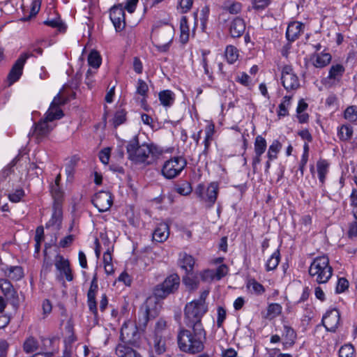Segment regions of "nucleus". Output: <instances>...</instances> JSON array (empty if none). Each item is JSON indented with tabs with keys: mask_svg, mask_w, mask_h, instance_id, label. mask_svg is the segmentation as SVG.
Wrapping results in <instances>:
<instances>
[{
	"mask_svg": "<svg viewBox=\"0 0 357 357\" xmlns=\"http://www.w3.org/2000/svg\"><path fill=\"white\" fill-rule=\"evenodd\" d=\"M128 158L135 165L147 167L153 165L162 153V151L153 144H139L135 136L126 145Z\"/></svg>",
	"mask_w": 357,
	"mask_h": 357,
	"instance_id": "f257e3e1",
	"label": "nucleus"
},
{
	"mask_svg": "<svg viewBox=\"0 0 357 357\" xmlns=\"http://www.w3.org/2000/svg\"><path fill=\"white\" fill-rule=\"evenodd\" d=\"M181 328L177 334L179 349L188 354H197L204 349L206 331L203 326Z\"/></svg>",
	"mask_w": 357,
	"mask_h": 357,
	"instance_id": "f03ea898",
	"label": "nucleus"
},
{
	"mask_svg": "<svg viewBox=\"0 0 357 357\" xmlns=\"http://www.w3.org/2000/svg\"><path fill=\"white\" fill-rule=\"evenodd\" d=\"M208 291H204L198 299L192 301L185 305L184 310V322L188 327L203 326L202 319L208 310L206 298Z\"/></svg>",
	"mask_w": 357,
	"mask_h": 357,
	"instance_id": "7ed1b4c3",
	"label": "nucleus"
},
{
	"mask_svg": "<svg viewBox=\"0 0 357 357\" xmlns=\"http://www.w3.org/2000/svg\"><path fill=\"white\" fill-rule=\"evenodd\" d=\"M309 274L319 284L327 282L333 274L328 257L323 255L316 257L310 266Z\"/></svg>",
	"mask_w": 357,
	"mask_h": 357,
	"instance_id": "20e7f679",
	"label": "nucleus"
},
{
	"mask_svg": "<svg viewBox=\"0 0 357 357\" xmlns=\"http://www.w3.org/2000/svg\"><path fill=\"white\" fill-rule=\"evenodd\" d=\"M186 165L187 161L183 157H172L164 162L161 174L167 179H173L180 175Z\"/></svg>",
	"mask_w": 357,
	"mask_h": 357,
	"instance_id": "39448f33",
	"label": "nucleus"
},
{
	"mask_svg": "<svg viewBox=\"0 0 357 357\" xmlns=\"http://www.w3.org/2000/svg\"><path fill=\"white\" fill-rule=\"evenodd\" d=\"M174 27L169 24H165L153 31L155 38V46L160 51L166 52L169 49L174 38Z\"/></svg>",
	"mask_w": 357,
	"mask_h": 357,
	"instance_id": "423d86ee",
	"label": "nucleus"
},
{
	"mask_svg": "<svg viewBox=\"0 0 357 357\" xmlns=\"http://www.w3.org/2000/svg\"><path fill=\"white\" fill-rule=\"evenodd\" d=\"M180 284V278L177 274L167 277L162 283L155 286L153 294L158 298H165L170 294L174 293Z\"/></svg>",
	"mask_w": 357,
	"mask_h": 357,
	"instance_id": "0eeeda50",
	"label": "nucleus"
},
{
	"mask_svg": "<svg viewBox=\"0 0 357 357\" xmlns=\"http://www.w3.org/2000/svg\"><path fill=\"white\" fill-rule=\"evenodd\" d=\"M54 119H48L47 113L43 119L35 123L29 133V136L33 137L38 143L45 139L52 130L54 126L51 123Z\"/></svg>",
	"mask_w": 357,
	"mask_h": 357,
	"instance_id": "6e6552de",
	"label": "nucleus"
},
{
	"mask_svg": "<svg viewBox=\"0 0 357 357\" xmlns=\"http://www.w3.org/2000/svg\"><path fill=\"white\" fill-rule=\"evenodd\" d=\"M195 194L211 208L215 202L218 194V185L211 183L205 188L204 185L199 184L195 191Z\"/></svg>",
	"mask_w": 357,
	"mask_h": 357,
	"instance_id": "1a4fd4ad",
	"label": "nucleus"
},
{
	"mask_svg": "<svg viewBox=\"0 0 357 357\" xmlns=\"http://www.w3.org/2000/svg\"><path fill=\"white\" fill-rule=\"evenodd\" d=\"M345 71L344 67L340 63L331 66L328 75L322 81L323 84L328 87H332L339 84Z\"/></svg>",
	"mask_w": 357,
	"mask_h": 357,
	"instance_id": "9d476101",
	"label": "nucleus"
},
{
	"mask_svg": "<svg viewBox=\"0 0 357 357\" xmlns=\"http://www.w3.org/2000/svg\"><path fill=\"white\" fill-rule=\"evenodd\" d=\"M281 79L287 91L296 90L300 86L298 77L289 66H285L282 68Z\"/></svg>",
	"mask_w": 357,
	"mask_h": 357,
	"instance_id": "9b49d317",
	"label": "nucleus"
},
{
	"mask_svg": "<svg viewBox=\"0 0 357 357\" xmlns=\"http://www.w3.org/2000/svg\"><path fill=\"white\" fill-rule=\"evenodd\" d=\"M92 202L100 212H105L112 206V197L109 192L100 191L94 195Z\"/></svg>",
	"mask_w": 357,
	"mask_h": 357,
	"instance_id": "f8f14e48",
	"label": "nucleus"
},
{
	"mask_svg": "<svg viewBox=\"0 0 357 357\" xmlns=\"http://www.w3.org/2000/svg\"><path fill=\"white\" fill-rule=\"evenodd\" d=\"M322 323L328 331L335 332L340 323V314L334 308L327 311L323 317Z\"/></svg>",
	"mask_w": 357,
	"mask_h": 357,
	"instance_id": "ddd939ff",
	"label": "nucleus"
},
{
	"mask_svg": "<svg viewBox=\"0 0 357 357\" xmlns=\"http://www.w3.org/2000/svg\"><path fill=\"white\" fill-rule=\"evenodd\" d=\"M54 266L56 270L59 272V276L61 278L65 277L66 279L69 282L73 280L72 270L70 267V262L62 255H56L55 256Z\"/></svg>",
	"mask_w": 357,
	"mask_h": 357,
	"instance_id": "4468645a",
	"label": "nucleus"
},
{
	"mask_svg": "<svg viewBox=\"0 0 357 357\" xmlns=\"http://www.w3.org/2000/svg\"><path fill=\"white\" fill-rule=\"evenodd\" d=\"M67 102V98L63 97L60 93L53 99L47 113L48 119H59L63 116V111L60 109V106L64 105Z\"/></svg>",
	"mask_w": 357,
	"mask_h": 357,
	"instance_id": "2eb2a0df",
	"label": "nucleus"
},
{
	"mask_svg": "<svg viewBox=\"0 0 357 357\" xmlns=\"http://www.w3.org/2000/svg\"><path fill=\"white\" fill-rule=\"evenodd\" d=\"M29 56L30 54L28 52H25L15 61L8 75L10 84H13L20 79L22 74L24 65L26 59L29 58Z\"/></svg>",
	"mask_w": 357,
	"mask_h": 357,
	"instance_id": "dca6fc26",
	"label": "nucleus"
},
{
	"mask_svg": "<svg viewBox=\"0 0 357 357\" xmlns=\"http://www.w3.org/2000/svg\"><path fill=\"white\" fill-rule=\"evenodd\" d=\"M109 17L117 31L124 29L126 26L125 12L122 7L114 6L111 8Z\"/></svg>",
	"mask_w": 357,
	"mask_h": 357,
	"instance_id": "f3484780",
	"label": "nucleus"
},
{
	"mask_svg": "<svg viewBox=\"0 0 357 357\" xmlns=\"http://www.w3.org/2000/svg\"><path fill=\"white\" fill-rule=\"evenodd\" d=\"M62 216L63 213L61 203H54L53 213L51 219L46 224V228L52 227L55 230H59L61 225Z\"/></svg>",
	"mask_w": 357,
	"mask_h": 357,
	"instance_id": "a211bd4d",
	"label": "nucleus"
},
{
	"mask_svg": "<svg viewBox=\"0 0 357 357\" xmlns=\"http://www.w3.org/2000/svg\"><path fill=\"white\" fill-rule=\"evenodd\" d=\"M245 22L243 19L236 17L233 19L229 26V32L232 38L241 37L245 30Z\"/></svg>",
	"mask_w": 357,
	"mask_h": 357,
	"instance_id": "6ab92c4d",
	"label": "nucleus"
},
{
	"mask_svg": "<svg viewBox=\"0 0 357 357\" xmlns=\"http://www.w3.org/2000/svg\"><path fill=\"white\" fill-rule=\"evenodd\" d=\"M332 56L329 53L320 52L311 55L310 62L316 67L322 68L330 63Z\"/></svg>",
	"mask_w": 357,
	"mask_h": 357,
	"instance_id": "aec40b11",
	"label": "nucleus"
},
{
	"mask_svg": "<svg viewBox=\"0 0 357 357\" xmlns=\"http://www.w3.org/2000/svg\"><path fill=\"white\" fill-rule=\"evenodd\" d=\"M0 289L8 300L11 301L13 303L17 301V292L8 280H0Z\"/></svg>",
	"mask_w": 357,
	"mask_h": 357,
	"instance_id": "412c9836",
	"label": "nucleus"
},
{
	"mask_svg": "<svg viewBox=\"0 0 357 357\" xmlns=\"http://www.w3.org/2000/svg\"><path fill=\"white\" fill-rule=\"evenodd\" d=\"M304 24L299 22H293L288 25L286 36L288 40H296L303 32Z\"/></svg>",
	"mask_w": 357,
	"mask_h": 357,
	"instance_id": "4be33fe9",
	"label": "nucleus"
},
{
	"mask_svg": "<svg viewBox=\"0 0 357 357\" xmlns=\"http://www.w3.org/2000/svg\"><path fill=\"white\" fill-rule=\"evenodd\" d=\"M169 229L167 224H159L152 234L153 240L158 243L165 241L169 235Z\"/></svg>",
	"mask_w": 357,
	"mask_h": 357,
	"instance_id": "5701e85b",
	"label": "nucleus"
},
{
	"mask_svg": "<svg viewBox=\"0 0 357 357\" xmlns=\"http://www.w3.org/2000/svg\"><path fill=\"white\" fill-rule=\"evenodd\" d=\"M170 336L171 333L167 326V322L162 319H160L155 324L153 337L170 338Z\"/></svg>",
	"mask_w": 357,
	"mask_h": 357,
	"instance_id": "b1692460",
	"label": "nucleus"
},
{
	"mask_svg": "<svg viewBox=\"0 0 357 357\" xmlns=\"http://www.w3.org/2000/svg\"><path fill=\"white\" fill-rule=\"evenodd\" d=\"M137 333V327L135 324L130 321L125 322L121 329V339L123 341H129Z\"/></svg>",
	"mask_w": 357,
	"mask_h": 357,
	"instance_id": "393cba45",
	"label": "nucleus"
},
{
	"mask_svg": "<svg viewBox=\"0 0 357 357\" xmlns=\"http://www.w3.org/2000/svg\"><path fill=\"white\" fill-rule=\"evenodd\" d=\"M140 313L142 317L139 318V324L144 328L146 326L149 320L156 316V312L150 308L149 301H146V303L141 307Z\"/></svg>",
	"mask_w": 357,
	"mask_h": 357,
	"instance_id": "a878e982",
	"label": "nucleus"
},
{
	"mask_svg": "<svg viewBox=\"0 0 357 357\" xmlns=\"http://www.w3.org/2000/svg\"><path fill=\"white\" fill-rule=\"evenodd\" d=\"M116 354L118 357H141L132 348L121 344L116 347Z\"/></svg>",
	"mask_w": 357,
	"mask_h": 357,
	"instance_id": "bb28decb",
	"label": "nucleus"
},
{
	"mask_svg": "<svg viewBox=\"0 0 357 357\" xmlns=\"http://www.w3.org/2000/svg\"><path fill=\"white\" fill-rule=\"evenodd\" d=\"M159 100L164 107H170L175 100L174 93L170 90H164L159 93Z\"/></svg>",
	"mask_w": 357,
	"mask_h": 357,
	"instance_id": "cd10ccee",
	"label": "nucleus"
},
{
	"mask_svg": "<svg viewBox=\"0 0 357 357\" xmlns=\"http://www.w3.org/2000/svg\"><path fill=\"white\" fill-rule=\"evenodd\" d=\"M195 259L186 253L181 255L180 257V265L181 267L184 269L187 273H190L193 270L195 265Z\"/></svg>",
	"mask_w": 357,
	"mask_h": 357,
	"instance_id": "c85d7f7f",
	"label": "nucleus"
},
{
	"mask_svg": "<svg viewBox=\"0 0 357 357\" xmlns=\"http://www.w3.org/2000/svg\"><path fill=\"white\" fill-rule=\"evenodd\" d=\"M180 40L182 43L185 44L189 40L190 29L188 24L186 17H182L180 21Z\"/></svg>",
	"mask_w": 357,
	"mask_h": 357,
	"instance_id": "c756f323",
	"label": "nucleus"
},
{
	"mask_svg": "<svg viewBox=\"0 0 357 357\" xmlns=\"http://www.w3.org/2000/svg\"><path fill=\"white\" fill-rule=\"evenodd\" d=\"M296 337L295 331L289 326H284L282 338L285 347H291L294 344Z\"/></svg>",
	"mask_w": 357,
	"mask_h": 357,
	"instance_id": "7c9ffc66",
	"label": "nucleus"
},
{
	"mask_svg": "<svg viewBox=\"0 0 357 357\" xmlns=\"http://www.w3.org/2000/svg\"><path fill=\"white\" fill-rule=\"evenodd\" d=\"M317 167L319 181L324 183L328 172L329 163L325 160H320L317 163Z\"/></svg>",
	"mask_w": 357,
	"mask_h": 357,
	"instance_id": "2f4dec72",
	"label": "nucleus"
},
{
	"mask_svg": "<svg viewBox=\"0 0 357 357\" xmlns=\"http://www.w3.org/2000/svg\"><path fill=\"white\" fill-rule=\"evenodd\" d=\"M225 55L228 63H234L238 59L239 53L235 46L228 45L226 47Z\"/></svg>",
	"mask_w": 357,
	"mask_h": 357,
	"instance_id": "473e14b6",
	"label": "nucleus"
},
{
	"mask_svg": "<svg viewBox=\"0 0 357 357\" xmlns=\"http://www.w3.org/2000/svg\"><path fill=\"white\" fill-rule=\"evenodd\" d=\"M266 141L264 137L261 135H257L255 137L254 143L255 153L257 155H262L266 149Z\"/></svg>",
	"mask_w": 357,
	"mask_h": 357,
	"instance_id": "72a5a7b5",
	"label": "nucleus"
},
{
	"mask_svg": "<svg viewBox=\"0 0 357 357\" xmlns=\"http://www.w3.org/2000/svg\"><path fill=\"white\" fill-rule=\"evenodd\" d=\"M282 149V144L278 140H274L272 144L269 146L267 157L269 160H273L277 158L278 153Z\"/></svg>",
	"mask_w": 357,
	"mask_h": 357,
	"instance_id": "f704fd0d",
	"label": "nucleus"
},
{
	"mask_svg": "<svg viewBox=\"0 0 357 357\" xmlns=\"http://www.w3.org/2000/svg\"><path fill=\"white\" fill-rule=\"evenodd\" d=\"M280 260V254L278 250H275L267 260L266 268L267 271H273L277 268Z\"/></svg>",
	"mask_w": 357,
	"mask_h": 357,
	"instance_id": "c9c22d12",
	"label": "nucleus"
},
{
	"mask_svg": "<svg viewBox=\"0 0 357 357\" xmlns=\"http://www.w3.org/2000/svg\"><path fill=\"white\" fill-rule=\"evenodd\" d=\"M337 135L341 140L347 141L353 135V128L349 125H342L338 129Z\"/></svg>",
	"mask_w": 357,
	"mask_h": 357,
	"instance_id": "e433bc0d",
	"label": "nucleus"
},
{
	"mask_svg": "<svg viewBox=\"0 0 357 357\" xmlns=\"http://www.w3.org/2000/svg\"><path fill=\"white\" fill-rule=\"evenodd\" d=\"M38 348V341L33 337H29L26 339L23 344L24 351L27 353H33Z\"/></svg>",
	"mask_w": 357,
	"mask_h": 357,
	"instance_id": "4c0bfd02",
	"label": "nucleus"
},
{
	"mask_svg": "<svg viewBox=\"0 0 357 357\" xmlns=\"http://www.w3.org/2000/svg\"><path fill=\"white\" fill-rule=\"evenodd\" d=\"M223 9L230 14L236 15L238 14L242 10V5L241 3L237 1H227L225 3Z\"/></svg>",
	"mask_w": 357,
	"mask_h": 357,
	"instance_id": "58836bf2",
	"label": "nucleus"
},
{
	"mask_svg": "<svg viewBox=\"0 0 357 357\" xmlns=\"http://www.w3.org/2000/svg\"><path fill=\"white\" fill-rule=\"evenodd\" d=\"M247 287L251 292L257 295L262 294L265 291L264 286L255 279L250 280Z\"/></svg>",
	"mask_w": 357,
	"mask_h": 357,
	"instance_id": "ea45409f",
	"label": "nucleus"
},
{
	"mask_svg": "<svg viewBox=\"0 0 357 357\" xmlns=\"http://www.w3.org/2000/svg\"><path fill=\"white\" fill-rule=\"evenodd\" d=\"M88 63L90 66L96 69L99 68L101 64V57L97 51L93 50L90 52L88 56Z\"/></svg>",
	"mask_w": 357,
	"mask_h": 357,
	"instance_id": "a19ab883",
	"label": "nucleus"
},
{
	"mask_svg": "<svg viewBox=\"0 0 357 357\" xmlns=\"http://www.w3.org/2000/svg\"><path fill=\"white\" fill-rule=\"evenodd\" d=\"M8 271V276L12 280H19L24 276L23 269L20 266H10Z\"/></svg>",
	"mask_w": 357,
	"mask_h": 357,
	"instance_id": "79ce46f5",
	"label": "nucleus"
},
{
	"mask_svg": "<svg viewBox=\"0 0 357 357\" xmlns=\"http://www.w3.org/2000/svg\"><path fill=\"white\" fill-rule=\"evenodd\" d=\"M282 312V307L278 303H271L268 305L266 317L269 319L278 317Z\"/></svg>",
	"mask_w": 357,
	"mask_h": 357,
	"instance_id": "37998d69",
	"label": "nucleus"
},
{
	"mask_svg": "<svg viewBox=\"0 0 357 357\" xmlns=\"http://www.w3.org/2000/svg\"><path fill=\"white\" fill-rule=\"evenodd\" d=\"M291 96H286L283 98V101L279 105V116H285L288 115V108L291 104Z\"/></svg>",
	"mask_w": 357,
	"mask_h": 357,
	"instance_id": "c03bdc74",
	"label": "nucleus"
},
{
	"mask_svg": "<svg viewBox=\"0 0 357 357\" xmlns=\"http://www.w3.org/2000/svg\"><path fill=\"white\" fill-rule=\"evenodd\" d=\"M50 192L54 200V202H60L61 204V199L63 197V191L61 189L60 185L51 184Z\"/></svg>",
	"mask_w": 357,
	"mask_h": 357,
	"instance_id": "a18cd8bd",
	"label": "nucleus"
},
{
	"mask_svg": "<svg viewBox=\"0 0 357 357\" xmlns=\"http://www.w3.org/2000/svg\"><path fill=\"white\" fill-rule=\"evenodd\" d=\"M355 349L352 344H347L339 349V357H354Z\"/></svg>",
	"mask_w": 357,
	"mask_h": 357,
	"instance_id": "49530a36",
	"label": "nucleus"
},
{
	"mask_svg": "<svg viewBox=\"0 0 357 357\" xmlns=\"http://www.w3.org/2000/svg\"><path fill=\"white\" fill-rule=\"evenodd\" d=\"M168 338L153 337L154 349L158 354H163L166 351V340Z\"/></svg>",
	"mask_w": 357,
	"mask_h": 357,
	"instance_id": "de8ad7c7",
	"label": "nucleus"
},
{
	"mask_svg": "<svg viewBox=\"0 0 357 357\" xmlns=\"http://www.w3.org/2000/svg\"><path fill=\"white\" fill-rule=\"evenodd\" d=\"M344 118L351 122L357 121V107L352 105L348 107L344 112Z\"/></svg>",
	"mask_w": 357,
	"mask_h": 357,
	"instance_id": "09e8293b",
	"label": "nucleus"
},
{
	"mask_svg": "<svg viewBox=\"0 0 357 357\" xmlns=\"http://www.w3.org/2000/svg\"><path fill=\"white\" fill-rule=\"evenodd\" d=\"M126 121V112L121 109L116 112L112 119V123L114 127H117Z\"/></svg>",
	"mask_w": 357,
	"mask_h": 357,
	"instance_id": "8fccbe9b",
	"label": "nucleus"
},
{
	"mask_svg": "<svg viewBox=\"0 0 357 357\" xmlns=\"http://www.w3.org/2000/svg\"><path fill=\"white\" fill-rule=\"evenodd\" d=\"M175 191L181 195L186 196L191 193L192 187L189 183H184L180 185L176 186Z\"/></svg>",
	"mask_w": 357,
	"mask_h": 357,
	"instance_id": "3c124183",
	"label": "nucleus"
},
{
	"mask_svg": "<svg viewBox=\"0 0 357 357\" xmlns=\"http://www.w3.org/2000/svg\"><path fill=\"white\" fill-rule=\"evenodd\" d=\"M16 162L17 158H15L7 167H6L2 170L0 175L1 179L5 180L13 172V167L15 165Z\"/></svg>",
	"mask_w": 357,
	"mask_h": 357,
	"instance_id": "603ef678",
	"label": "nucleus"
},
{
	"mask_svg": "<svg viewBox=\"0 0 357 357\" xmlns=\"http://www.w3.org/2000/svg\"><path fill=\"white\" fill-rule=\"evenodd\" d=\"M270 0H252V8L255 10H264L270 4Z\"/></svg>",
	"mask_w": 357,
	"mask_h": 357,
	"instance_id": "864d4df0",
	"label": "nucleus"
},
{
	"mask_svg": "<svg viewBox=\"0 0 357 357\" xmlns=\"http://www.w3.org/2000/svg\"><path fill=\"white\" fill-rule=\"evenodd\" d=\"M24 192L22 188L15 190V191L8 195L9 199L12 202H18L24 197Z\"/></svg>",
	"mask_w": 357,
	"mask_h": 357,
	"instance_id": "5fc2aeb1",
	"label": "nucleus"
},
{
	"mask_svg": "<svg viewBox=\"0 0 357 357\" xmlns=\"http://www.w3.org/2000/svg\"><path fill=\"white\" fill-rule=\"evenodd\" d=\"M183 282L185 284V286L191 290L197 289L199 284L198 281L196 279L191 278L190 276L184 277L183 279Z\"/></svg>",
	"mask_w": 357,
	"mask_h": 357,
	"instance_id": "6e6d98bb",
	"label": "nucleus"
},
{
	"mask_svg": "<svg viewBox=\"0 0 357 357\" xmlns=\"http://www.w3.org/2000/svg\"><path fill=\"white\" fill-rule=\"evenodd\" d=\"M149 87L147 84L142 79L137 81V93L142 96H145L148 91Z\"/></svg>",
	"mask_w": 357,
	"mask_h": 357,
	"instance_id": "4d7b16f0",
	"label": "nucleus"
},
{
	"mask_svg": "<svg viewBox=\"0 0 357 357\" xmlns=\"http://www.w3.org/2000/svg\"><path fill=\"white\" fill-rule=\"evenodd\" d=\"M40 8V0H33L31 3V10L30 12V15L28 17H25L23 19V20H27L31 17L36 16V14L39 12Z\"/></svg>",
	"mask_w": 357,
	"mask_h": 357,
	"instance_id": "13d9d810",
	"label": "nucleus"
},
{
	"mask_svg": "<svg viewBox=\"0 0 357 357\" xmlns=\"http://www.w3.org/2000/svg\"><path fill=\"white\" fill-rule=\"evenodd\" d=\"M228 272V268L226 265L222 264L218 267L215 271V280H220L221 278L225 277Z\"/></svg>",
	"mask_w": 357,
	"mask_h": 357,
	"instance_id": "bf43d9fd",
	"label": "nucleus"
},
{
	"mask_svg": "<svg viewBox=\"0 0 357 357\" xmlns=\"http://www.w3.org/2000/svg\"><path fill=\"white\" fill-rule=\"evenodd\" d=\"M349 287V282L347 279L344 278H341L338 280L337 287H336V291L337 293H342L344 292L347 288Z\"/></svg>",
	"mask_w": 357,
	"mask_h": 357,
	"instance_id": "052dcab7",
	"label": "nucleus"
},
{
	"mask_svg": "<svg viewBox=\"0 0 357 357\" xmlns=\"http://www.w3.org/2000/svg\"><path fill=\"white\" fill-rule=\"evenodd\" d=\"M110 151V148H105L103 150L100 151L99 153V158L100 161L105 165H107L109 162Z\"/></svg>",
	"mask_w": 357,
	"mask_h": 357,
	"instance_id": "680f3d73",
	"label": "nucleus"
},
{
	"mask_svg": "<svg viewBox=\"0 0 357 357\" xmlns=\"http://www.w3.org/2000/svg\"><path fill=\"white\" fill-rule=\"evenodd\" d=\"M226 318V311L222 307H218V318H217V326L218 328H221L222 326V323Z\"/></svg>",
	"mask_w": 357,
	"mask_h": 357,
	"instance_id": "e2e57ef3",
	"label": "nucleus"
},
{
	"mask_svg": "<svg viewBox=\"0 0 357 357\" xmlns=\"http://www.w3.org/2000/svg\"><path fill=\"white\" fill-rule=\"evenodd\" d=\"M87 303L90 311L95 315L97 314V304L96 301V296H87Z\"/></svg>",
	"mask_w": 357,
	"mask_h": 357,
	"instance_id": "0e129e2a",
	"label": "nucleus"
},
{
	"mask_svg": "<svg viewBox=\"0 0 357 357\" xmlns=\"http://www.w3.org/2000/svg\"><path fill=\"white\" fill-rule=\"evenodd\" d=\"M74 239H75V236L73 234L66 236V237H64L59 241V246L63 248H67L72 244Z\"/></svg>",
	"mask_w": 357,
	"mask_h": 357,
	"instance_id": "69168bd1",
	"label": "nucleus"
},
{
	"mask_svg": "<svg viewBox=\"0 0 357 357\" xmlns=\"http://www.w3.org/2000/svg\"><path fill=\"white\" fill-rule=\"evenodd\" d=\"M201 278L204 281L212 280L215 279V271L213 270H205L200 274Z\"/></svg>",
	"mask_w": 357,
	"mask_h": 357,
	"instance_id": "338daca9",
	"label": "nucleus"
},
{
	"mask_svg": "<svg viewBox=\"0 0 357 357\" xmlns=\"http://www.w3.org/2000/svg\"><path fill=\"white\" fill-rule=\"evenodd\" d=\"M348 236L350 238H354L357 237V220H356L349 225V230H348Z\"/></svg>",
	"mask_w": 357,
	"mask_h": 357,
	"instance_id": "774afa93",
	"label": "nucleus"
}]
</instances>
